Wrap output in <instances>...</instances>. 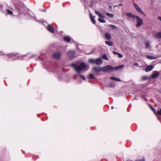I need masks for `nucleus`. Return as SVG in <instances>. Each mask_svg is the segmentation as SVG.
I'll list each match as a JSON object with an SVG mask.
<instances>
[{"label": "nucleus", "instance_id": "1", "mask_svg": "<svg viewBox=\"0 0 161 161\" xmlns=\"http://www.w3.org/2000/svg\"><path fill=\"white\" fill-rule=\"evenodd\" d=\"M74 68L75 70L77 72L79 76L84 80H86V78L84 76L81 74L80 73L82 71H85L87 70L89 68L84 63H80V64H72L71 65Z\"/></svg>", "mask_w": 161, "mask_h": 161}, {"label": "nucleus", "instance_id": "2", "mask_svg": "<svg viewBox=\"0 0 161 161\" xmlns=\"http://www.w3.org/2000/svg\"><path fill=\"white\" fill-rule=\"evenodd\" d=\"M124 65H122L115 67H113L112 66L108 65L102 67V71L105 72H108L111 71H116L119 69H121L124 67Z\"/></svg>", "mask_w": 161, "mask_h": 161}, {"label": "nucleus", "instance_id": "3", "mask_svg": "<svg viewBox=\"0 0 161 161\" xmlns=\"http://www.w3.org/2000/svg\"><path fill=\"white\" fill-rule=\"evenodd\" d=\"M135 19L137 20V24L136 25V27H139L143 24V20L139 16H136Z\"/></svg>", "mask_w": 161, "mask_h": 161}, {"label": "nucleus", "instance_id": "4", "mask_svg": "<svg viewBox=\"0 0 161 161\" xmlns=\"http://www.w3.org/2000/svg\"><path fill=\"white\" fill-rule=\"evenodd\" d=\"M133 4L135 8L138 12L144 15H145V13L143 12L142 11L141 9L137 4L135 3H133Z\"/></svg>", "mask_w": 161, "mask_h": 161}, {"label": "nucleus", "instance_id": "5", "mask_svg": "<svg viewBox=\"0 0 161 161\" xmlns=\"http://www.w3.org/2000/svg\"><path fill=\"white\" fill-rule=\"evenodd\" d=\"M68 56L70 58H72L75 57L74 51H69L68 53Z\"/></svg>", "mask_w": 161, "mask_h": 161}, {"label": "nucleus", "instance_id": "6", "mask_svg": "<svg viewBox=\"0 0 161 161\" xmlns=\"http://www.w3.org/2000/svg\"><path fill=\"white\" fill-rule=\"evenodd\" d=\"M153 68V65H149L147 66L145 69V71L146 72H148L152 70Z\"/></svg>", "mask_w": 161, "mask_h": 161}, {"label": "nucleus", "instance_id": "7", "mask_svg": "<svg viewBox=\"0 0 161 161\" xmlns=\"http://www.w3.org/2000/svg\"><path fill=\"white\" fill-rule=\"evenodd\" d=\"M47 30L53 33L54 29L52 25H49L47 27Z\"/></svg>", "mask_w": 161, "mask_h": 161}, {"label": "nucleus", "instance_id": "8", "mask_svg": "<svg viewBox=\"0 0 161 161\" xmlns=\"http://www.w3.org/2000/svg\"><path fill=\"white\" fill-rule=\"evenodd\" d=\"M102 67H95L93 68V70L94 71L96 72H100L101 71H102Z\"/></svg>", "mask_w": 161, "mask_h": 161}, {"label": "nucleus", "instance_id": "9", "mask_svg": "<svg viewBox=\"0 0 161 161\" xmlns=\"http://www.w3.org/2000/svg\"><path fill=\"white\" fill-rule=\"evenodd\" d=\"M126 14L127 16L130 17H133L134 19H135L136 18V17L137 16V15H136L131 13L129 12L126 13Z\"/></svg>", "mask_w": 161, "mask_h": 161}, {"label": "nucleus", "instance_id": "10", "mask_svg": "<svg viewBox=\"0 0 161 161\" xmlns=\"http://www.w3.org/2000/svg\"><path fill=\"white\" fill-rule=\"evenodd\" d=\"M103 63V61L101 59L98 58L96 59L95 64L98 65H100Z\"/></svg>", "mask_w": 161, "mask_h": 161}, {"label": "nucleus", "instance_id": "11", "mask_svg": "<svg viewBox=\"0 0 161 161\" xmlns=\"http://www.w3.org/2000/svg\"><path fill=\"white\" fill-rule=\"evenodd\" d=\"M60 56V53H56L53 55V57L58 59H59Z\"/></svg>", "mask_w": 161, "mask_h": 161}, {"label": "nucleus", "instance_id": "12", "mask_svg": "<svg viewBox=\"0 0 161 161\" xmlns=\"http://www.w3.org/2000/svg\"><path fill=\"white\" fill-rule=\"evenodd\" d=\"M159 73L158 72H156L153 74L152 78L153 79L155 78L159 75Z\"/></svg>", "mask_w": 161, "mask_h": 161}, {"label": "nucleus", "instance_id": "13", "mask_svg": "<svg viewBox=\"0 0 161 161\" xmlns=\"http://www.w3.org/2000/svg\"><path fill=\"white\" fill-rule=\"evenodd\" d=\"M146 57L147 58L149 59H156L157 58V57H155V56H152L150 55H147Z\"/></svg>", "mask_w": 161, "mask_h": 161}, {"label": "nucleus", "instance_id": "14", "mask_svg": "<svg viewBox=\"0 0 161 161\" xmlns=\"http://www.w3.org/2000/svg\"><path fill=\"white\" fill-rule=\"evenodd\" d=\"M95 13L97 15H98L99 17L102 19H104V17L98 11L96 10L95 11Z\"/></svg>", "mask_w": 161, "mask_h": 161}, {"label": "nucleus", "instance_id": "15", "mask_svg": "<svg viewBox=\"0 0 161 161\" xmlns=\"http://www.w3.org/2000/svg\"><path fill=\"white\" fill-rule=\"evenodd\" d=\"M110 79L112 80H114L116 81H121V80L118 78L114 77H110Z\"/></svg>", "mask_w": 161, "mask_h": 161}, {"label": "nucleus", "instance_id": "16", "mask_svg": "<svg viewBox=\"0 0 161 161\" xmlns=\"http://www.w3.org/2000/svg\"><path fill=\"white\" fill-rule=\"evenodd\" d=\"M64 39L66 41L68 42H69L71 41V38L69 36H67L64 37Z\"/></svg>", "mask_w": 161, "mask_h": 161}, {"label": "nucleus", "instance_id": "17", "mask_svg": "<svg viewBox=\"0 0 161 161\" xmlns=\"http://www.w3.org/2000/svg\"><path fill=\"white\" fill-rule=\"evenodd\" d=\"M90 14L91 21L93 23L95 24L96 23V21L94 18L91 13H90Z\"/></svg>", "mask_w": 161, "mask_h": 161}, {"label": "nucleus", "instance_id": "18", "mask_svg": "<svg viewBox=\"0 0 161 161\" xmlns=\"http://www.w3.org/2000/svg\"><path fill=\"white\" fill-rule=\"evenodd\" d=\"M105 37L107 39L110 40L111 38V36L110 34L106 33L105 34Z\"/></svg>", "mask_w": 161, "mask_h": 161}, {"label": "nucleus", "instance_id": "19", "mask_svg": "<svg viewBox=\"0 0 161 161\" xmlns=\"http://www.w3.org/2000/svg\"><path fill=\"white\" fill-rule=\"evenodd\" d=\"M155 36L157 38H161V32H160L156 33Z\"/></svg>", "mask_w": 161, "mask_h": 161}, {"label": "nucleus", "instance_id": "20", "mask_svg": "<svg viewBox=\"0 0 161 161\" xmlns=\"http://www.w3.org/2000/svg\"><path fill=\"white\" fill-rule=\"evenodd\" d=\"M105 43L110 46H112L113 45L112 42L109 41H106Z\"/></svg>", "mask_w": 161, "mask_h": 161}, {"label": "nucleus", "instance_id": "21", "mask_svg": "<svg viewBox=\"0 0 161 161\" xmlns=\"http://www.w3.org/2000/svg\"><path fill=\"white\" fill-rule=\"evenodd\" d=\"M96 59H90L89 60V62L92 64L95 63Z\"/></svg>", "mask_w": 161, "mask_h": 161}, {"label": "nucleus", "instance_id": "22", "mask_svg": "<svg viewBox=\"0 0 161 161\" xmlns=\"http://www.w3.org/2000/svg\"><path fill=\"white\" fill-rule=\"evenodd\" d=\"M98 21L101 23H106V21L104 19H101L100 18L98 19Z\"/></svg>", "mask_w": 161, "mask_h": 161}, {"label": "nucleus", "instance_id": "23", "mask_svg": "<svg viewBox=\"0 0 161 161\" xmlns=\"http://www.w3.org/2000/svg\"><path fill=\"white\" fill-rule=\"evenodd\" d=\"M106 14L108 16L111 18H113L114 16V15L113 14H110L108 13H107Z\"/></svg>", "mask_w": 161, "mask_h": 161}, {"label": "nucleus", "instance_id": "24", "mask_svg": "<svg viewBox=\"0 0 161 161\" xmlns=\"http://www.w3.org/2000/svg\"><path fill=\"white\" fill-rule=\"evenodd\" d=\"M89 78L91 79H95V77L94 76V75L92 74H90L89 75Z\"/></svg>", "mask_w": 161, "mask_h": 161}, {"label": "nucleus", "instance_id": "25", "mask_svg": "<svg viewBox=\"0 0 161 161\" xmlns=\"http://www.w3.org/2000/svg\"><path fill=\"white\" fill-rule=\"evenodd\" d=\"M150 47V43L148 42H147L146 43V48H148Z\"/></svg>", "mask_w": 161, "mask_h": 161}, {"label": "nucleus", "instance_id": "26", "mask_svg": "<svg viewBox=\"0 0 161 161\" xmlns=\"http://www.w3.org/2000/svg\"><path fill=\"white\" fill-rule=\"evenodd\" d=\"M102 58H103L104 59L106 60H108V59L105 54H103V55L102 56Z\"/></svg>", "mask_w": 161, "mask_h": 161}, {"label": "nucleus", "instance_id": "27", "mask_svg": "<svg viewBox=\"0 0 161 161\" xmlns=\"http://www.w3.org/2000/svg\"><path fill=\"white\" fill-rule=\"evenodd\" d=\"M7 13L8 14L10 15L12 14H13V12H12V11L9 10V9H7Z\"/></svg>", "mask_w": 161, "mask_h": 161}, {"label": "nucleus", "instance_id": "28", "mask_svg": "<svg viewBox=\"0 0 161 161\" xmlns=\"http://www.w3.org/2000/svg\"><path fill=\"white\" fill-rule=\"evenodd\" d=\"M156 113L160 115H161V108H160L159 110H158L157 111Z\"/></svg>", "mask_w": 161, "mask_h": 161}, {"label": "nucleus", "instance_id": "29", "mask_svg": "<svg viewBox=\"0 0 161 161\" xmlns=\"http://www.w3.org/2000/svg\"><path fill=\"white\" fill-rule=\"evenodd\" d=\"M109 26H111V27H112V29H113L117 28L115 26H114L113 25H109Z\"/></svg>", "mask_w": 161, "mask_h": 161}, {"label": "nucleus", "instance_id": "30", "mask_svg": "<svg viewBox=\"0 0 161 161\" xmlns=\"http://www.w3.org/2000/svg\"><path fill=\"white\" fill-rule=\"evenodd\" d=\"M110 86L111 87H113L114 86V82H112L110 84Z\"/></svg>", "mask_w": 161, "mask_h": 161}, {"label": "nucleus", "instance_id": "31", "mask_svg": "<svg viewBox=\"0 0 161 161\" xmlns=\"http://www.w3.org/2000/svg\"><path fill=\"white\" fill-rule=\"evenodd\" d=\"M147 78H148V77H146L145 76H143L142 77V79L144 80H147Z\"/></svg>", "mask_w": 161, "mask_h": 161}, {"label": "nucleus", "instance_id": "32", "mask_svg": "<svg viewBox=\"0 0 161 161\" xmlns=\"http://www.w3.org/2000/svg\"><path fill=\"white\" fill-rule=\"evenodd\" d=\"M118 55L119 57V58H122L123 56V55L119 53H118Z\"/></svg>", "mask_w": 161, "mask_h": 161}, {"label": "nucleus", "instance_id": "33", "mask_svg": "<svg viewBox=\"0 0 161 161\" xmlns=\"http://www.w3.org/2000/svg\"><path fill=\"white\" fill-rule=\"evenodd\" d=\"M136 161H145V159H144V158H143L141 160L138 159V160H137Z\"/></svg>", "mask_w": 161, "mask_h": 161}, {"label": "nucleus", "instance_id": "34", "mask_svg": "<svg viewBox=\"0 0 161 161\" xmlns=\"http://www.w3.org/2000/svg\"><path fill=\"white\" fill-rule=\"evenodd\" d=\"M113 53L114 54H118V53H117V52H116L115 51H113Z\"/></svg>", "mask_w": 161, "mask_h": 161}, {"label": "nucleus", "instance_id": "35", "mask_svg": "<svg viewBox=\"0 0 161 161\" xmlns=\"http://www.w3.org/2000/svg\"><path fill=\"white\" fill-rule=\"evenodd\" d=\"M134 65H135L137 66H139V64H138L137 63H134Z\"/></svg>", "mask_w": 161, "mask_h": 161}, {"label": "nucleus", "instance_id": "36", "mask_svg": "<svg viewBox=\"0 0 161 161\" xmlns=\"http://www.w3.org/2000/svg\"><path fill=\"white\" fill-rule=\"evenodd\" d=\"M152 109L153 110V111L155 113H157V112L156 111L155 109L154 108H153V109Z\"/></svg>", "mask_w": 161, "mask_h": 161}, {"label": "nucleus", "instance_id": "37", "mask_svg": "<svg viewBox=\"0 0 161 161\" xmlns=\"http://www.w3.org/2000/svg\"><path fill=\"white\" fill-rule=\"evenodd\" d=\"M152 109L153 110V111L155 113H157V112L156 111L155 109L154 108H153V109Z\"/></svg>", "mask_w": 161, "mask_h": 161}, {"label": "nucleus", "instance_id": "38", "mask_svg": "<svg viewBox=\"0 0 161 161\" xmlns=\"http://www.w3.org/2000/svg\"><path fill=\"white\" fill-rule=\"evenodd\" d=\"M77 78V75H75L74 76V78L75 79H76Z\"/></svg>", "mask_w": 161, "mask_h": 161}, {"label": "nucleus", "instance_id": "39", "mask_svg": "<svg viewBox=\"0 0 161 161\" xmlns=\"http://www.w3.org/2000/svg\"><path fill=\"white\" fill-rule=\"evenodd\" d=\"M158 19L161 21V17H158Z\"/></svg>", "mask_w": 161, "mask_h": 161}, {"label": "nucleus", "instance_id": "40", "mask_svg": "<svg viewBox=\"0 0 161 161\" xmlns=\"http://www.w3.org/2000/svg\"><path fill=\"white\" fill-rule=\"evenodd\" d=\"M122 5V4H120L119 5V6H121Z\"/></svg>", "mask_w": 161, "mask_h": 161}, {"label": "nucleus", "instance_id": "41", "mask_svg": "<svg viewBox=\"0 0 161 161\" xmlns=\"http://www.w3.org/2000/svg\"><path fill=\"white\" fill-rule=\"evenodd\" d=\"M151 109H153V108L152 107H151Z\"/></svg>", "mask_w": 161, "mask_h": 161}, {"label": "nucleus", "instance_id": "42", "mask_svg": "<svg viewBox=\"0 0 161 161\" xmlns=\"http://www.w3.org/2000/svg\"><path fill=\"white\" fill-rule=\"evenodd\" d=\"M113 108H114L113 107H112V108L113 109Z\"/></svg>", "mask_w": 161, "mask_h": 161}]
</instances>
